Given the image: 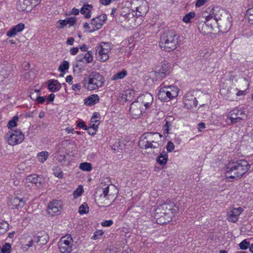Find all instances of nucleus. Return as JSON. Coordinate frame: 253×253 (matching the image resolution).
<instances>
[{
    "mask_svg": "<svg viewBox=\"0 0 253 253\" xmlns=\"http://www.w3.org/2000/svg\"><path fill=\"white\" fill-rule=\"evenodd\" d=\"M6 76V71L4 69H2L0 71V81H2L3 79L5 78Z\"/></svg>",
    "mask_w": 253,
    "mask_h": 253,
    "instance_id": "obj_53",
    "label": "nucleus"
},
{
    "mask_svg": "<svg viewBox=\"0 0 253 253\" xmlns=\"http://www.w3.org/2000/svg\"><path fill=\"white\" fill-rule=\"evenodd\" d=\"M84 192L83 187L81 186H79L73 193V196L75 198H77L82 195Z\"/></svg>",
    "mask_w": 253,
    "mask_h": 253,
    "instance_id": "obj_43",
    "label": "nucleus"
},
{
    "mask_svg": "<svg viewBox=\"0 0 253 253\" xmlns=\"http://www.w3.org/2000/svg\"><path fill=\"white\" fill-rule=\"evenodd\" d=\"M97 118L96 115L94 114L91 119L89 124L90 127L92 129H94V130L97 129L100 123L99 121L97 119Z\"/></svg>",
    "mask_w": 253,
    "mask_h": 253,
    "instance_id": "obj_34",
    "label": "nucleus"
},
{
    "mask_svg": "<svg viewBox=\"0 0 253 253\" xmlns=\"http://www.w3.org/2000/svg\"><path fill=\"white\" fill-rule=\"evenodd\" d=\"M79 168L81 170L85 171H90L92 169V165L87 162L81 163Z\"/></svg>",
    "mask_w": 253,
    "mask_h": 253,
    "instance_id": "obj_36",
    "label": "nucleus"
},
{
    "mask_svg": "<svg viewBox=\"0 0 253 253\" xmlns=\"http://www.w3.org/2000/svg\"><path fill=\"white\" fill-rule=\"evenodd\" d=\"M249 169L250 166L245 160L229 162L225 167V175L228 179L237 180L242 177Z\"/></svg>",
    "mask_w": 253,
    "mask_h": 253,
    "instance_id": "obj_4",
    "label": "nucleus"
},
{
    "mask_svg": "<svg viewBox=\"0 0 253 253\" xmlns=\"http://www.w3.org/2000/svg\"><path fill=\"white\" fill-rule=\"evenodd\" d=\"M131 13H129L127 17L130 24L136 21V18L142 16L147 12L148 4L144 0H133L131 2Z\"/></svg>",
    "mask_w": 253,
    "mask_h": 253,
    "instance_id": "obj_6",
    "label": "nucleus"
},
{
    "mask_svg": "<svg viewBox=\"0 0 253 253\" xmlns=\"http://www.w3.org/2000/svg\"><path fill=\"white\" fill-rule=\"evenodd\" d=\"M40 90L35 89L33 92H31L30 96L33 100H36L37 97L40 95Z\"/></svg>",
    "mask_w": 253,
    "mask_h": 253,
    "instance_id": "obj_46",
    "label": "nucleus"
},
{
    "mask_svg": "<svg viewBox=\"0 0 253 253\" xmlns=\"http://www.w3.org/2000/svg\"><path fill=\"white\" fill-rule=\"evenodd\" d=\"M174 149V145L173 143L169 141L167 145V150L169 152H171Z\"/></svg>",
    "mask_w": 253,
    "mask_h": 253,
    "instance_id": "obj_49",
    "label": "nucleus"
},
{
    "mask_svg": "<svg viewBox=\"0 0 253 253\" xmlns=\"http://www.w3.org/2000/svg\"><path fill=\"white\" fill-rule=\"evenodd\" d=\"M11 204L13 205L12 209H19L22 208L25 205V201L23 199L18 197H14L11 200Z\"/></svg>",
    "mask_w": 253,
    "mask_h": 253,
    "instance_id": "obj_30",
    "label": "nucleus"
},
{
    "mask_svg": "<svg viewBox=\"0 0 253 253\" xmlns=\"http://www.w3.org/2000/svg\"><path fill=\"white\" fill-rule=\"evenodd\" d=\"M48 156L49 154L47 151H43L39 153L37 155L38 161L40 162L43 163L47 160Z\"/></svg>",
    "mask_w": 253,
    "mask_h": 253,
    "instance_id": "obj_35",
    "label": "nucleus"
},
{
    "mask_svg": "<svg viewBox=\"0 0 253 253\" xmlns=\"http://www.w3.org/2000/svg\"><path fill=\"white\" fill-rule=\"evenodd\" d=\"M36 101H37V102H38L40 103H43L45 101V99L44 97L40 96L39 95L37 97V99H36Z\"/></svg>",
    "mask_w": 253,
    "mask_h": 253,
    "instance_id": "obj_60",
    "label": "nucleus"
},
{
    "mask_svg": "<svg viewBox=\"0 0 253 253\" xmlns=\"http://www.w3.org/2000/svg\"><path fill=\"white\" fill-rule=\"evenodd\" d=\"M69 62L67 61H64L59 67V70L61 72H63L69 69Z\"/></svg>",
    "mask_w": 253,
    "mask_h": 253,
    "instance_id": "obj_44",
    "label": "nucleus"
},
{
    "mask_svg": "<svg viewBox=\"0 0 253 253\" xmlns=\"http://www.w3.org/2000/svg\"><path fill=\"white\" fill-rule=\"evenodd\" d=\"M79 51L78 47H73L70 49V53L72 55H76Z\"/></svg>",
    "mask_w": 253,
    "mask_h": 253,
    "instance_id": "obj_56",
    "label": "nucleus"
},
{
    "mask_svg": "<svg viewBox=\"0 0 253 253\" xmlns=\"http://www.w3.org/2000/svg\"><path fill=\"white\" fill-rule=\"evenodd\" d=\"M127 71L125 70H123L115 74L112 78V80L117 81L123 79L127 76Z\"/></svg>",
    "mask_w": 253,
    "mask_h": 253,
    "instance_id": "obj_33",
    "label": "nucleus"
},
{
    "mask_svg": "<svg viewBox=\"0 0 253 253\" xmlns=\"http://www.w3.org/2000/svg\"><path fill=\"white\" fill-rule=\"evenodd\" d=\"M178 89L173 85L165 86L161 88L158 94L159 98L163 101H167L177 96Z\"/></svg>",
    "mask_w": 253,
    "mask_h": 253,
    "instance_id": "obj_10",
    "label": "nucleus"
},
{
    "mask_svg": "<svg viewBox=\"0 0 253 253\" xmlns=\"http://www.w3.org/2000/svg\"><path fill=\"white\" fill-rule=\"evenodd\" d=\"M253 16V10L251 8L249 9L246 12V17Z\"/></svg>",
    "mask_w": 253,
    "mask_h": 253,
    "instance_id": "obj_58",
    "label": "nucleus"
},
{
    "mask_svg": "<svg viewBox=\"0 0 253 253\" xmlns=\"http://www.w3.org/2000/svg\"><path fill=\"white\" fill-rule=\"evenodd\" d=\"M9 229V224L5 221H1L0 222V233H4L6 232Z\"/></svg>",
    "mask_w": 253,
    "mask_h": 253,
    "instance_id": "obj_38",
    "label": "nucleus"
},
{
    "mask_svg": "<svg viewBox=\"0 0 253 253\" xmlns=\"http://www.w3.org/2000/svg\"><path fill=\"white\" fill-rule=\"evenodd\" d=\"M33 242V241L32 240H31V239L29 240L28 241V244H25L22 245V249L27 250L28 248L32 247Z\"/></svg>",
    "mask_w": 253,
    "mask_h": 253,
    "instance_id": "obj_51",
    "label": "nucleus"
},
{
    "mask_svg": "<svg viewBox=\"0 0 253 253\" xmlns=\"http://www.w3.org/2000/svg\"><path fill=\"white\" fill-rule=\"evenodd\" d=\"M42 182L39 179V177L36 174H31L28 175L25 180V186L30 187L35 185L37 187H40Z\"/></svg>",
    "mask_w": 253,
    "mask_h": 253,
    "instance_id": "obj_23",
    "label": "nucleus"
},
{
    "mask_svg": "<svg viewBox=\"0 0 253 253\" xmlns=\"http://www.w3.org/2000/svg\"><path fill=\"white\" fill-rule=\"evenodd\" d=\"M111 45L110 42H101L95 48L96 59L101 62H105L109 58V52L111 50Z\"/></svg>",
    "mask_w": 253,
    "mask_h": 253,
    "instance_id": "obj_9",
    "label": "nucleus"
},
{
    "mask_svg": "<svg viewBox=\"0 0 253 253\" xmlns=\"http://www.w3.org/2000/svg\"><path fill=\"white\" fill-rule=\"evenodd\" d=\"M78 126L80 128H82L84 130H86L87 129L86 126L84 125V122H80L78 124Z\"/></svg>",
    "mask_w": 253,
    "mask_h": 253,
    "instance_id": "obj_55",
    "label": "nucleus"
},
{
    "mask_svg": "<svg viewBox=\"0 0 253 253\" xmlns=\"http://www.w3.org/2000/svg\"><path fill=\"white\" fill-rule=\"evenodd\" d=\"M146 108L143 107L137 100L133 102L130 105L129 111L130 114L133 118L136 119L145 112Z\"/></svg>",
    "mask_w": 253,
    "mask_h": 253,
    "instance_id": "obj_17",
    "label": "nucleus"
},
{
    "mask_svg": "<svg viewBox=\"0 0 253 253\" xmlns=\"http://www.w3.org/2000/svg\"><path fill=\"white\" fill-rule=\"evenodd\" d=\"M73 241L70 235L62 237L59 243L58 247L61 253H71L73 250Z\"/></svg>",
    "mask_w": 253,
    "mask_h": 253,
    "instance_id": "obj_13",
    "label": "nucleus"
},
{
    "mask_svg": "<svg viewBox=\"0 0 253 253\" xmlns=\"http://www.w3.org/2000/svg\"><path fill=\"white\" fill-rule=\"evenodd\" d=\"M96 130H94V129H92L90 126L88 128V132L90 135H94L96 133Z\"/></svg>",
    "mask_w": 253,
    "mask_h": 253,
    "instance_id": "obj_63",
    "label": "nucleus"
},
{
    "mask_svg": "<svg viewBox=\"0 0 253 253\" xmlns=\"http://www.w3.org/2000/svg\"><path fill=\"white\" fill-rule=\"evenodd\" d=\"M78 61L84 62L86 63H90L93 61V56L91 51L81 54L78 56Z\"/></svg>",
    "mask_w": 253,
    "mask_h": 253,
    "instance_id": "obj_27",
    "label": "nucleus"
},
{
    "mask_svg": "<svg viewBox=\"0 0 253 253\" xmlns=\"http://www.w3.org/2000/svg\"><path fill=\"white\" fill-rule=\"evenodd\" d=\"M99 189H100V192H102L105 194L110 202L113 203L116 199L118 193L117 187L114 185H109Z\"/></svg>",
    "mask_w": 253,
    "mask_h": 253,
    "instance_id": "obj_16",
    "label": "nucleus"
},
{
    "mask_svg": "<svg viewBox=\"0 0 253 253\" xmlns=\"http://www.w3.org/2000/svg\"><path fill=\"white\" fill-rule=\"evenodd\" d=\"M104 232L102 230H97L95 233L94 235L92 236V239L93 240H97L100 237H101L103 234Z\"/></svg>",
    "mask_w": 253,
    "mask_h": 253,
    "instance_id": "obj_48",
    "label": "nucleus"
},
{
    "mask_svg": "<svg viewBox=\"0 0 253 253\" xmlns=\"http://www.w3.org/2000/svg\"><path fill=\"white\" fill-rule=\"evenodd\" d=\"M24 138L25 135L20 129L8 131L5 136V140L8 144L11 146H15L22 143Z\"/></svg>",
    "mask_w": 253,
    "mask_h": 253,
    "instance_id": "obj_11",
    "label": "nucleus"
},
{
    "mask_svg": "<svg viewBox=\"0 0 253 253\" xmlns=\"http://www.w3.org/2000/svg\"><path fill=\"white\" fill-rule=\"evenodd\" d=\"M157 162L161 165H165L168 161V155L166 154H161L157 159Z\"/></svg>",
    "mask_w": 253,
    "mask_h": 253,
    "instance_id": "obj_37",
    "label": "nucleus"
},
{
    "mask_svg": "<svg viewBox=\"0 0 253 253\" xmlns=\"http://www.w3.org/2000/svg\"><path fill=\"white\" fill-rule=\"evenodd\" d=\"M18 119V117L14 116L12 120L9 121L7 124V127L9 129H11L12 127L16 126Z\"/></svg>",
    "mask_w": 253,
    "mask_h": 253,
    "instance_id": "obj_39",
    "label": "nucleus"
},
{
    "mask_svg": "<svg viewBox=\"0 0 253 253\" xmlns=\"http://www.w3.org/2000/svg\"><path fill=\"white\" fill-rule=\"evenodd\" d=\"M27 1L30 2V4L33 7H34L36 6L39 2L40 0H26Z\"/></svg>",
    "mask_w": 253,
    "mask_h": 253,
    "instance_id": "obj_52",
    "label": "nucleus"
},
{
    "mask_svg": "<svg viewBox=\"0 0 253 253\" xmlns=\"http://www.w3.org/2000/svg\"><path fill=\"white\" fill-rule=\"evenodd\" d=\"M243 211V210L241 207L233 208L229 209L227 214V219L232 223L236 222Z\"/></svg>",
    "mask_w": 253,
    "mask_h": 253,
    "instance_id": "obj_19",
    "label": "nucleus"
},
{
    "mask_svg": "<svg viewBox=\"0 0 253 253\" xmlns=\"http://www.w3.org/2000/svg\"><path fill=\"white\" fill-rule=\"evenodd\" d=\"M54 175L59 178H62L63 176V172L61 169L58 167H55L53 169Z\"/></svg>",
    "mask_w": 253,
    "mask_h": 253,
    "instance_id": "obj_42",
    "label": "nucleus"
},
{
    "mask_svg": "<svg viewBox=\"0 0 253 253\" xmlns=\"http://www.w3.org/2000/svg\"><path fill=\"white\" fill-rule=\"evenodd\" d=\"M77 20L75 17L66 18L64 20H60L58 21L59 24V28H63L65 26L69 25L70 26H73L76 22Z\"/></svg>",
    "mask_w": 253,
    "mask_h": 253,
    "instance_id": "obj_28",
    "label": "nucleus"
},
{
    "mask_svg": "<svg viewBox=\"0 0 253 253\" xmlns=\"http://www.w3.org/2000/svg\"><path fill=\"white\" fill-rule=\"evenodd\" d=\"M79 10L76 8H73L71 11V14L74 15H78L79 13Z\"/></svg>",
    "mask_w": 253,
    "mask_h": 253,
    "instance_id": "obj_64",
    "label": "nucleus"
},
{
    "mask_svg": "<svg viewBox=\"0 0 253 253\" xmlns=\"http://www.w3.org/2000/svg\"><path fill=\"white\" fill-rule=\"evenodd\" d=\"M92 9V5L89 4H85L81 8L80 12L81 14L84 15L85 18H89L91 17Z\"/></svg>",
    "mask_w": 253,
    "mask_h": 253,
    "instance_id": "obj_29",
    "label": "nucleus"
},
{
    "mask_svg": "<svg viewBox=\"0 0 253 253\" xmlns=\"http://www.w3.org/2000/svg\"><path fill=\"white\" fill-rule=\"evenodd\" d=\"M25 28L23 23H19L11 28L7 33L6 35L9 37H12L18 33L22 32Z\"/></svg>",
    "mask_w": 253,
    "mask_h": 253,
    "instance_id": "obj_25",
    "label": "nucleus"
},
{
    "mask_svg": "<svg viewBox=\"0 0 253 253\" xmlns=\"http://www.w3.org/2000/svg\"><path fill=\"white\" fill-rule=\"evenodd\" d=\"M178 211V207L173 202L167 201L157 207L154 216L158 224H163L170 221Z\"/></svg>",
    "mask_w": 253,
    "mask_h": 253,
    "instance_id": "obj_3",
    "label": "nucleus"
},
{
    "mask_svg": "<svg viewBox=\"0 0 253 253\" xmlns=\"http://www.w3.org/2000/svg\"><path fill=\"white\" fill-rule=\"evenodd\" d=\"M81 86L79 84H73L72 85V89L73 90H80L81 89Z\"/></svg>",
    "mask_w": 253,
    "mask_h": 253,
    "instance_id": "obj_54",
    "label": "nucleus"
},
{
    "mask_svg": "<svg viewBox=\"0 0 253 253\" xmlns=\"http://www.w3.org/2000/svg\"><path fill=\"white\" fill-rule=\"evenodd\" d=\"M249 86V83L245 78L231 76L223 83L220 92L222 95L229 94L238 99L246 94Z\"/></svg>",
    "mask_w": 253,
    "mask_h": 253,
    "instance_id": "obj_1",
    "label": "nucleus"
},
{
    "mask_svg": "<svg viewBox=\"0 0 253 253\" xmlns=\"http://www.w3.org/2000/svg\"><path fill=\"white\" fill-rule=\"evenodd\" d=\"M95 200L100 207H108L112 204L106 195L102 192H100L99 188L96 193Z\"/></svg>",
    "mask_w": 253,
    "mask_h": 253,
    "instance_id": "obj_18",
    "label": "nucleus"
},
{
    "mask_svg": "<svg viewBox=\"0 0 253 253\" xmlns=\"http://www.w3.org/2000/svg\"><path fill=\"white\" fill-rule=\"evenodd\" d=\"M170 72V64L164 63L161 68L156 69L151 72V76L153 80H161L166 76L168 75Z\"/></svg>",
    "mask_w": 253,
    "mask_h": 253,
    "instance_id": "obj_14",
    "label": "nucleus"
},
{
    "mask_svg": "<svg viewBox=\"0 0 253 253\" xmlns=\"http://www.w3.org/2000/svg\"><path fill=\"white\" fill-rule=\"evenodd\" d=\"M74 39L72 37H71V38L68 39V40L66 41V43L67 44L73 45L74 43Z\"/></svg>",
    "mask_w": 253,
    "mask_h": 253,
    "instance_id": "obj_61",
    "label": "nucleus"
},
{
    "mask_svg": "<svg viewBox=\"0 0 253 253\" xmlns=\"http://www.w3.org/2000/svg\"><path fill=\"white\" fill-rule=\"evenodd\" d=\"M247 115L245 109L235 108L231 110L228 115V118L231 121L232 124H236L241 120L246 119Z\"/></svg>",
    "mask_w": 253,
    "mask_h": 253,
    "instance_id": "obj_12",
    "label": "nucleus"
},
{
    "mask_svg": "<svg viewBox=\"0 0 253 253\" xmlns=\"http://www.w3.org/2000/svg\"><path fill=\"white\" fill-rule=\"evenodd\" d=\"M11 246L9 243H5L1 250L2 253H9L11 251Z\"/></svg>",
    "mask_w": 253,
    "mask_h": 253,
    "instance_id": "obj_45",
    "label": "nucleus"
},
{
    "mask_svg": "<svg viewBox=\"0 0 253 253\" xmlns=\"http://www.w3.org/2000/svg\"><path fill=\"white\" fill-rule=\"evenodd\" d=\"M48 89L52 92H56L61 88V84L56 80H53L48 84Z\"/></svg>",
    "mask_w": 253,
    "mask_h": 253,
    "instance_id": "obj_32",
    "label": "nucleus"
},
{
    "mask_svg": "<svg viewBox=\"0 0 253 253\" xmlns=\"http://www.w3.org/2000/svg\"><path fill=\"white\" fill-rule=\"evenodd\" d=\"M205 128V124L204 123H200L198 124V130L202 131L203 129Z\"/></svg>",
    "mask_w": 253,
    "mask_h": 253,
    "instance_id": "obj_57",
    "label": "nucleus"
},
{
    "mask_svg": "<svg viewBox=\"0 0 253 253\" xmlns=\"http://www.w3.org/2000/svg\"><path fill=\"white\" fill-rule=\"evenodd\" d=\"M106 20L107 16L104 14H102L92 19L90 21L91 30L90 31V32H92L101 29L102 26L105 23Z\"/></svg>",
    "mask_w": 253,
    "mask_h": 253,
    "instance_id": "obj_15",
    "label": "nucleus"
},
{
    "mask_svg": "<svg viewBox=\"0 0 253 253\" xmlns=\"http://www.w3.org/2000/svg\"><path fill=\"white\" fill-rule=\"evenodd\" d=\"M195 16V13L193 12H189L186 14L183 18L182 20L184 22L188 23L190 22L191 20L193 19Z\"/></svg>",
    "mask_w": 253,
    "mask_h": 253,
    "instance_id": "obj_40",
    "label": "nucleus"
},
{
    "mask_svg": "<svg viewBox=\"0 0 253 253\" xmlns=\"http://www.w3.org/2000/svg\"><path fill=\"white\" fill-rule=\"evenodd\" d=\"M113 221L111 220H104V221L101 222V225L104 227H109L111 226L113 224Z\"/></svg>",
    "mask_w": 253,
    "mask_h": 253,
    "instance_id": "obj_50",
    "label": "nucleus"
},
{
    "mask_svg": "<svg viewBox=\"0 0 253 253\" xmlns=\"http://www.w3.org/2000/svg\"><path fill=\"white\" fill-rule=\"evenodd\" d=\"M73 77L71 75H69L66 77V81L67 83L72 84Z\"/></svg>",
    "mask_w": 253,
    "mask_h": 253,
    "instance_id": "obj_62",
    "label": "nucleus"
},
{
    "mask_svg": "<svg viewBox=\"0 0 253 253\" xmlns=\"http://www.w3.org/2000/svg\"><path fill=\"white\" fill-rule=\"evenodd\" d=\"M249 245V242L245 240L240 243L239 247L241 249L245 250L248 248Z\"/></svg>",
    "mask_w": 253,
    "mask_h": 253,
    "instance_id": "obj_47",
    "label": "nucleus"
},
{
    "mask_svg": "<svg viewBox=\"0 0 253 253\" xmlns=\"http://www.w3.org/2000/svg\"><path fill=\"white\" fill-rule=\"evenodd\" d=\"M33 7L26 0H19L17 3V9L20 11H29Z\"/></svg>",
    "mask_w": 253,
    "mask_h": 253,
    "instance_id": "obj_26",
    "label": "nucleus"
},
{
    "mask_svg": "<svg viewBox=\"0 0 253 253\" xmlns=\"http://www.w3.org/2000/svg\"><path fill=\"white\" fill-rule=\"evenodd\" d=\"M62 209L61 202L59 201H54L50 202L48 205L47 212L52 216L58 214Z\"/></svg>",
    "mask_w": 253,
    "mask_h": 253,
    "instance_id": "obj_20",
    "label": "nucleus"
},
{
    "mask_svg": "<svg viewBox=\"0 0 253 253\" xmlns=\"http://www.w3.org/2000/svg\"><path fill=\"white\" fill-rule=\"evenodd\" d=\"M162 136L158 132H146L140 137L139 146L143 149L158 148L162 145Z\"/></svg>",
    "mask_w": 253,
    "mask_h": 253,
    "instance_id": "obj_5",
    "label": "nucleus"
},
{
    "mask_svg": "<svg viewBox=\"0 0 253 253\" xmlns=\"http://www.w3.org/2000/svg\"><path fill=\"white\" fill-rule=\"evenodd\" d=\"M198 28L199 32L205 35L212 33L213 31H215V29L211 26V24L207 22L206 20L205 21L200 22Z\"/></svg>",
    "mask_w": 253,
    "mask_h": 253,
    "instance_id": "obj_22",
    "label": "nucleus"
},
{
    "mask_svg": "<svg viewBox=\"0 0 253 253\" xmlns=\"http://www.w3.org/2000/svg\"><path fill=\"white\" fill-rule=\"evenodd\" d=\"M99 97L97 94H92L84 100V104L86 105H91L98 102Z\"/></svg>",
    "mask_w": 253,
    "mask_h": 253,
    "instance_id": "obj_31",
    "label": "nucleus"
},
{
    "mask_svg": "<svg viewBox=\"0 0 253 253\" xmlns=\"http://www.w3.org/2000/svg\"><path fill=\"white\" fill-rule=\"evenodd\" d=\"M198 101L196 98L190 93H186L185 95L184 106L188 109H193L197 106Z\"/></svg>",
    "mask_w": 253,
    "mask_h": 253,
    "instance_id": "obj_24",
    "label": "nucleus"
},
{
    "mask_svg": "<svg viewBox=\"0 0 253 253\" xmlns=\"http://www.w3.org/2000/svg\"><path fill=\"white\" fill-rule=\"evenodd\" d=\"M89 211V208L86 203H84L80 207L79 212L81 214L87 213Z\"/></svg>",
    "mask_w": 253,
    "mask_h": 253,
    "instance_id": "obj_41",
    "label": "nucleus"
},
{
    "mask_svg": "<svg viewBox=\"0 0 253 253\" xmlns=\"http://www.w3.org/2000/svg\"><path fill=\"white\" fill-rule=\"evenodd\" d=\"M137 101L140 103L143 107L148 108L152 103L153 97L149 93H145L137 97Z\"/></svg>",
    "mask_w": 253,
    "mask_h": 253,
    "instance_id": "obj_21",
    "label": "nucleus"
},
{
    "mask_svg": "<svg viewBox=\"0 0 253 253\" xmlns=\"http://www.w3.org/2000/svg\"><path fill=\"white\" fill-rule=\"evenodd\" d=\"M84 28L85 29H86V30H88V31L89 32H90V31L91 30V25L89 24L88 23H84Z\"/></svg>",
    "mask_w": 253,
    "mask_h": 253,
    "instance_id": "obj_59",
    "label": "nucleus"
},
{
    "mask_svg": "<svg viewBox=\"0 0 253 253\" xmlns=\"http://www.w3.org/2000/svg\"><path fill=\"white\" fill-rule=\"evenodd\" d=\"M104 79L97 72H92L83 80L84 87L90 91L94 90L101 87L103 85Z\"/></svg>",
    "mask_w": 253,
    "mask_h": 253,
    "instance_id": "obj_8",
    "label": "nucleus"
},
{
    "mask_svg": "<svg viewBox=\"0 0 253 253\" xmlns=\"http://www.w3.org/2000/svg\"><path fill=\"white\" fill-rule=\"evenodd\" d=\"M205 20L216 31L218 29L222 32L227 31L231 27L230 14L223 8L215 7L211 13L205 17Z\"/></svg>",
    "mask_w": 253,
    "mask_h": 253,
    "instance_id": "obj_2",
    "label": "nucleus"
},
{
    "mask_svg": "<svg viewBox=\"0 0 253 253\" xmlns=\"http://www.w3.org/2000/svg\"><path fill=\"white\" fill-rule=\"evenodd\" d=\"M178 43V37L172 31H168L161 36L160 46L162 49L167 51L175 49Z\"/></svg>",
    "mask_w": 253,
    "mask_h": 253,
    "instance_id": "obj_7",
    "label": "nucleus"
}]
</instances>
